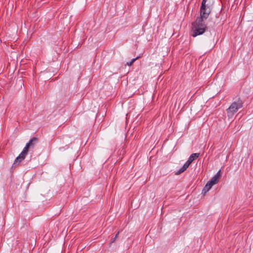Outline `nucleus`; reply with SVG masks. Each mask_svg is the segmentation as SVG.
<instances>
[{"label":"nucleus","mask_w":253,"mask_h":253,"mask_svg":"<svg viewBox=\"0 0 253 253\" xmlns=\"http://www.w3.org/2000/svg\"><path fill=\"white\" fill-rule=\"evenodd\" d=\"M211 12L209 8H203L201 6L200 17L197 18L196 21L192 24L193 27L192 36L195 37L203 34L207 29L206 25L203 23V19H207Z\"/></svg>","instance_id":"obj_1"},{"label":"nucleus","mask_w":253,"mask_h":253,"mask_svg":"<svg viewBox=\"0 0 253 253\" xmlns=\"http://www.w3.org/2000/svg\"><path fill=\"white\" fill-rule=\"evenodd\" d=\"M243 106L241 100L238 99L232 103L229 107L226 110L227 117L229 119H232L234 114Z\"/></svg>","instance_id":"obj_2"},{"label":"nucleus","mask_w":253,"mask_h":253,"mask_svg":"<svg viewBox=\"0 0 253 253\" xmlns=\"http://www.w3.org/2000/svg\"><path fill=\"white\" fill-rule=\"evenodd\" d=\"M29 149H30V147L26 144L22 152L15 159L14 164H18L25 159L26 155L28 153Z\"/></svg>","instance_id":"obj_3"},{"label":"nucleus","mask_w":253,"mask_h":253,"mask_svg":"<svg viewBox=\"0 0 253 253\" xmlns=\"http://www.w3.org/2000/svg\"><path fill=\"white\" fill-rule=\"evenodd\" d=\"M193 161V160L191 159L189 157L187 161L184 164V165L179 170H178L175 173V174H180L183 172H184L188 168L189 165L192 163Z\"/></svg>","instance_id":"obj_4"},{"label":"nucleus","mask_w":253,"mask_h":253,"mask_svg":"<svg viewBox=\"0 0 253 253\" xmlns=\"http://www.w3.org/2000/svg\"><path fill=\"white\" fill-rule=\"evenodd\" d=\"M221 177V171L219 170L216 174L211 178V179L209 181V182L211 184V185H213L215 184H216Z\"/></svg>","instance_id":"obj_5"},{"label":"nucleus","mask_w":253,"mask_h":253,"mask_svg":"<svg viewBox=\"0 0 253 253\" xmlns=\"http://www.w3.org/2000/svg\"><path fill=\"white\" fill-rule=\"evenodd\" d=\"M38 138L34 137L31 138L30 141L26 144L30 148H33L38 141Z\"/></svg>","instance_id":"obj_6"},{"label":"nucleus","mask_w":253,"mask_h":253,"mask_svg":"<svg viewBox=\"0 0 253 253\" xmlns=\"http://www.w3.org/2000/svg\"><path fill=\"white\" fill-rule=\"evenodd\" d=\"M213 185H211V184L209 181L208 182V183L206 184V185H205V186L204 187L203 190V192H204L205 193H206L207 192H208V191H209V190L211 188V187Z\"/></svg>","instance_id":"obj_7"},{"label":"nucleus","mask_w":253,"mask_h":253,"mask_svg":"<svg viewBox=\"0 0 253 253\" xmlns=\"http://www.w3.org/2000/svg\"><path fill=\"white\" fill-rule=\"evenodd\" d=\"M199 153H193L190 156V157L191 159L193 160V161H194L197 158H198L199 157Z\"/></svg>","instance_id":"obj_8"},{"label":"nucleus","mask_w":253,"mask_h":253,"mask_svg":"<svg viewBox=\"0 0 253 253\" xmlns=\"http://www.w3.org/2000/svg\"><path fill=\"white\" fill-rule=\"evenodd\" d=\"M139 58V56H137V57H136L135 58H133L132 59L130 62H128L126 63V65L129 66H131L133 63H134V62L137 59H138V58Z\"/></svg>","instance_id":"obj_9"},{"label":"nucleus","mask_w":253,"mask_h":253,"mask_svg":"<svg viewBox=\"0 0 253 253\" xmlns=\"http://www.w3.org/2000/svg\"><path fill=\"white\" fill-rule=\"evenodd\" d=\"M119 232H118L116 234L115 237L112 240L111 243H113L115 240L117 239V238L118 237V236L119 235Z\"/></svg>","instance_id":"obj_10"},{"label":"nucleus","mask_w":253,"mask_h":253,"mask_svg":"<svg viewBox=\"0 0 253 253\" xmlns=\"http://www.w3.org/2000/svg\"><path fill=\"white\" fill-rule=\"evenodd\" d=\"M206 2V0H203L202 2V5H201V6H203V8L206 7V6L205 5Z\"/></svg>","instance_id":"obj_11"}]
</instances>
